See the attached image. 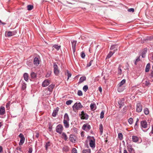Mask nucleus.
Segmentation results:
<instances>
[{
	"label": "nucleus",
	"instance_id": "1",
	"mask_svg": "<svg viewBox=\"0 0 153 153\" xmlns=\"http://www.w3.org/2000/svg\"><path fill=\"white\" fill-rule=\"evenodd\" d=\"M53 68L54 74L56 76H58L59 74L60 71L58 67L55 62L53 63Z\"/></svg>",
	"mask_w": 153,
	"mask_h": 153
},
{
	"label": "nucleus",
	"instance_id": "2",
	"mask_svg": "<svg viewBox=\"0 0 153 153\" xmlns=\"http://www.w3.org/2000/svg\"><path fill=\"white\" fill-rule=\"evenodd\" d=\"M82 105L80 102H76L72 106L73 110H74V109L76 110H79L82 108Z\"/></svg>",
	"mask_w": 153,
	"mask_h": 153
},
{
	"label": "nucleus",
	"instance_id": "3",
	"mask_svg": "<svg viewBox=\"0 0 153 153\" xmlns=\"http://www.w3.org/2000/svg\"><path fill=\"white\" fill-rule=\"evenodd\" d=\"M63 129V128L62 125L61 124H59L56 126V131L57 133L61 134L62 133Z\"/></svg>",
	"mask_w": 153,
	"mask_h": 153
},
{
	"label": "nucleus",
	"instance_id": "4",
	"mask_svg": "<svg viewBox=\"0 0 153 153\" xmlns=\"http://www.w3.org/2000/svg\"><path fill=\"white\" fill-rule=\"evenodd\" d=\"M89 145L92 148L95 147V140L94 137H92L89 140Z\"/></svg>",
	"mask_w": 153,
	"mask_h": 153
},
{
	"label": "nucleus",
	"instance_id": "5",
	"mask_svg": "<svg viewBox=\"0 0 153 153\" xmlns=\"http://www.w3.org/2000/svg\"><path fill=\"white\" fill-rule=\"evenodd\" d=\"M81 117V119L87 120L88 118V115L83 111H82L81 112V114H79Z\"/></svg>",
	"mask_w": 153,
	"mask_h": 153
},
{
	"label": "nucleus",
	"instance_id": "6",
	"mask_svg": "<svg viewBox=\"0 0 153 153\" xmlns=\"http://www.w3.org/2000/svg\"><path fill=\"white\" fill-rule=\"evenodd\" d=\"M142 110V106L141 104L140 103H137L136 105V111L137 112H140Z\"/></svg>",
	"mask_w": 153,
	"mask_h": 153
},
{
	"label": "nucleus",
	"instance_id": "7",
	"mask_svg": "<svg viewBox=\"0 0 153 153\" xmlns=\"http://www.w3.org/2000/svg\"><path fill=\"white\" fill-rule=\"evenodd\" d=\"M82 128L83 130L88 131L90 129L91 126L89 124L86 123L83 125Z\"/></svg>",
	"mask_w": 153,
	"mask_h": 153
},
{
	"label": "nucleus",
	"instance_id": "8",
	"mask_svg": "<svg viewBox=\"0 0 153 153\" xmlns=\"http://www.w3.org/2000/svg\"><path fill=\"white\" fill-rule=\"evenodd\" d=\"M147 123L146 121L145 120H143L140 122V126L141 128H147Z\"/></svg>",
	"mask_w": 153,
	"mask_h": 153
},
{
	"label": "nucleus",
	"instance_id": "9",
	"mask_svg": "<svg viewBox=\"0 0 153 153\" xmlns=\"http://www.w3.org/2000/svg\"><path fill=\"white\" fill-rule=\"evenodd\" d=\"M76 139V137L74 135L71 134L69 137V140L72 143H75Z\"/></svg>",
	"mask_w": 153,
	"mask_h": 153
},
{
	"label": "nucleus",
	"instance_id": "10",
	"mask_svg": "<svg viewBox=\"0 0 153 153\" xmlns=\"http://www.w3.org/2000/svg\"><path fill=\"white\" fill-rule=\"evenodd\" d=\"M77 43V41L75 40H73L71 42V44L72 45V50L74 53L76 50V44Z\"/></svg>",
	"mask_w": 153,
	"mask_h": 153
},
{
	"label": "nucleus",
	"instance_id": "11",
	"mask_svg": "<svg viewBox=\"0 0 153 153\" xmlns=\"http://www.w3.org/2000/svg\"><path fill=\"white\" fill-rule=\"evenodd\" d=\"M50 84V81L48 79L44 81L42 84V86L43 87H46L48 85Z\"/></svg>",
	"mask_w": 153,
	"mask_h": 153
},
{
	"label": "nucleus",
	"instance_id": "12",
	"mask_svg": "<svg viewBox=\"0 0 153 153\" xmlns=\"http://www.w3.org/2000/svg\"><path fill=\"white\" fill-rule=\"evenodd\" d=\"M17 33L16 31H9L7 32V35L8 36H11L15 35Z\"/></svg>",
	"mask_w": 153,
	"mask_h": 153
},
{
	"label": "nucleus",
	"instance_id": "13",
	"mask_svg": "<svg viewBox=\"0 0 153 153\" xmlns=\"http://www.w3.org/2000/svg\"><path fill=\"white\" fill-rule=\"evenodd\" d=\"M124 99L123 98H122L118 102L119 104L120 105V108H121L124 105Z\"/></svg>",
	"mask_w": 153,
	"mask_h": 153
},
{
	"label": "nucleus",
	"instance_id": "14",
	"mask_svg": "<svg viewBox=\"0 0 153 153\" xmlns=\"http://www.w3.org/2000/svg\"><path fill=\"white\" fill-rule=\"evenodd\" d=\"M33 63L36 65H38L39 64V61L37 57H35L34 58Z\"/></svg>",
	"mask_w": 153,
	"mask_h": 153
},
{
	"label": "nucleus",
	"instance_id": "15",
	"mask_svg": "<svg viewBox=\"0 0 153 153\" xmlns=\"http://www.w3.org/2000/svg\"><path fill=\"white\" fill-rule=\"evenodd\" d=\"M59 108L58 107H57L55 110H53L52 114V116L54 117H55L56 115L57 114Z\"/></svg>",
	"mask_w": 153,
	"mask_h": 153
},
{
	"label": "nucleus",
	"instance_id": "16",
	"mask_svg": "<svg viewBox=\"0 0 153 153\" xmlns=\"http://www.w3.org/2000/svg\"><path fill=\"white\" fill-rule=\"evenodd\" d=\"M147 48H145L142 51V53H141V56L142 58H145L146 56V53L147 52Z\"/></svg>",
	"mask_w": 153,
	"mask_h": 153
},
{
	"label": "nucleus",
	"instance_id": "17",
	"mask_svg": "<svg viewBox=\"0 0 153 153\" xmlns=\"http://www.w3.org/2000/svg\"><path fill=\"white\" fill-rule=\"evenodd\" d=\"M55 86V85L51 84L47 88L50 92H51Z\"/></svg>",
	"mask_w": 153,
	"mask_h": 153
},
{
	"label": "nucleus",
	"instance_id": "18",
	"mask_svg": "<svg viewBox=\"0 0 153 153\" xmlns=\"http://www.w3.org/2000/svg\"><path fill=\"white\" fill-rule=\"evenodd\" d=\"M70 119L67 113H65L63 121H69Z\"/></svg>",
	"mask_w": 153,
	"mask_h": 153
},
{
	"label": "nucleus",
	"instance_id": "19",
	"mask_svg": "<svg viewBox=\"0 0 153 153\" xmlns=\"http://www.w3.org/2000/svg\"><path fill=\"white\" fill-rule=\"evenodd\" d=\"M64 126L66 128H68L69 127V121H63Z\"/></svg>",
	"mask_w": 153,
	"mask_h": 153
},
{
	"label": "nucleus",
	"instance_id": "20",
	"mask_svg": "<svg viewBox=\"0 0 153 153\" xmlns=\"http://www.w3.org/2000/svg\"><path fill=\"white\" fill-rule=\"evenodd\" d=\"M122 65H119L118 68L117 73L119 75L122 74V71L121 69Z\"/></svg>",
	"mask_w": 153,
	"mask_h": 153
},
{
	"label": "nucleus",
	"instance_id": "21",
	"mask_svg": "<svg viewBox=\"0 0 153 153\" xmlns=\"http://www.w3.org/2000/svg\"><path fill=\"white\" fill-rule=\"evenodd\" d=\"M5 113V108L4 107L2 106L0 108V115H3Z\"/></svg>",
	"mask_w": 153,
	"mask_h": 153
},
{
	"label": "nucleus",
	"instance_id": "22",
	"mask_svg": "<svg viewBox=\"0 0 153 153\" xmlns=\"http://www.w3.org/2000/svg\"><path fill=\"white\" fill-rule=\"evenodd\" d=\"M86 80V77L85 76H83L81 77L79 79V81L78 82V83H81L83 82L84 81Z\"/></svg>",
	"mask_w": 153,
	"mask_h": 153
},
{
	"label": "nucleus",
	"instance_id": "23",
	"mask_svg": "<svg viewBox=\"0 0 153 153\" xmlns=\"http://www.w3.org/2000/svg\"><path fill=\"white\" fill-rule=\"evenodd\" d=\"M132 139L133 142L136 143L138 141L139 138L137 136H132Z\"/></svg>",
	"mask_w": 153,
	"mask_h": 153
},
{
	"label": "nucleus",
	"instance_id": "24",
	"mask_svg": "<svg viewBox=\"0 0 153 153\" xmlns=\"http://www.w3.org/2000/svg\"><path fill=\"white\" fill-rule=\"evenodd\" d=\"M126 80L125 79L122 80L118 84V86L120 87L126 83Z\"/></svg>",
	"mask_w": 153,
	"mask_h": 153
},
{
	"label": "nucleus",
	"instance_id": "25",
	"mask_svg": "<svg viewBox=\"0 0 153 153\" xmlns=\"http://www.w3.org/2000/svg\"><path fill=\"white\" fill-rule=\"evenodd\" d=\"M24 79L26 81H28V75L27 73H25L23 75Z\"/></svg>",
	"mask_w": 153,
	"mask_h": 153
},
{
	"label": "nucleus",
	"instance_id": "26",
	"mask_svg": "<svg viewBox=\"0 0 153 153\" xmlns=\"http://www.w3.org/2000/svg\"><path fill=\"white\" fill-rule=\"evenodd\" d=\"M62 150L63 152H68L69 150V148L68 146H65L62 148Z\"/></svg>",
	"mask_w": 153,
	"mask_h": 153
},
{
	"label": "nucleus",
	"instance_id": "27",
	"mask_svg": "<svg viewBox=\"0 0 153 153\" xmlns=\"http://www.w3.org/2000/svg\"><path fill=\"white\" fill-rule=\"evenodd\" d=\"M124 89V88L122 86L120 87L118 86L117 91L119 92H121L123 91Z\"/></svg>",
	"mask_w": 153,
	"mask_h": 153
},
{
	"label": "nucleus",
	"instance_id": "28",
	"mask_svg": "<svg viewBox=\"0 0 153 153\" xmlns=\"http://www.w3.org/2000/svg\"><path fill=\"white\" fill-rule=\"evenodd\" d=\"M150 64L149 63H148L146 65V68L145 69V71L146 72H148L149 71L150 68Z\"/></svg>",
	"mask_w": 153,
	"mask_h": 153
},
{
	"label": "nucleus",
	"instance_id": "29",
	"mask_svg": "<svg viewBox=\"0 0 153 153\" xmlns=\"http://www.w3.org/2000/svg\"><path fill=\"white\" fill-rule=\"evenodd\" d=\"M138 121L139 119L138 118H137V121L134 126V128L136 130H137L139 128L138 125L137 124V123L138 122Z\"/></svg>",
	"mask_w": 153,
	"mask_h": 153
},
{
	"label": "nucleus",
	"instance_id": "30",
	"mask_svg": "<svg viewBox=\"0 0 153 153\" xmlns=\"http://www.w3.org/2000/svg\"><path fill=\"white\" fill-rule=\"evenodd\" d=\"M30 76L32 79H34L36 77V74L34 72H32L30 74Z\"/></svg>",
	"mask_w": 153,
	"mask_h": 153
},
{
	"label": "nucleus",
	"instance_id": "31",
	"mask_svg": "<svg viewBox=\"0 0 153 153\" xmlns=\"http://www.w3.org/2000/svg\"><path fill=\"white\" fill-rule=\"evenodd\" d=\"M62 138H64L65 140L66 141L68 139V137L65 132H63L62 134Z\"/></svg>",
	"mask_w": 153,
	"mask_h": 153
},
{
	"label": "nucleus",
	"instance_id": "32",
	"mask_svg": "<svg viewBox=\"0 0 153 153\" xmlns=\"http://www.w3.org/2000/svg\"><path fill=\"white\" fill-rule=\"evenodd\" d=\"M114 53V52H112L111 51H110L107 56L106 59H109L113 55Z\"/></svg>",
	"mask_w": 153,
	"mask_h": 153
},
{
	"label": "nucleus",
	"instance_id": "33",
	"mask_svg": "<svg viewBox=\"0 0 153 153\" xmlns=\"http://www.w3.org/2000/svg\"><path fill=\"white\" fill-rule=\"evenodd\" d=\"M27 10H32L33 8V5L29 4L27 6Z\"/></svg>",
	"mask_w": 153,
	"mask_h": 153
},
{
	"label": "nucleus",
	"instance_id": "34",
	"mask_svg": "<svg viewBox=\"0 0 153 153\" xmlns=\"http://www.w3.org/2000/svg\"><path fill=\"white\" fill-rule=\"evenodd\" d=\"M50 142L48 141L46 143V144L45 146V149L46 151H48V147L50 146Z\"/></svg>",
	"mask_w": 153,
	"mask_h": 153
},
{
	"label": "nucleus",
	"instance_id": "35",
	"mask_svg": "<svg viewBox=\"0 0 153 153\" xmlns=\"http://www.w3.org/2000/svg\"><path fill=\"white\" fill-rule=\"evenodd\" d=\"M96 106L95 104L94 103H91L90 105V109L91 110H94L95 108H94L95 106Z\"/></svg>",
	"mask_w": 153,
	"mask_h": 153
},
{
	"label": "nucleus",
	"instance_id": "36",
	"mask_svg": "<svg viewBox=\"0 0 153 153\" xmlns=\"http://www.w3.org/2000/svg\"><path fill=\"white\" fill-rule=\"evenodd\" d=\"M66 72L67 76H68L67 80H68L69 79V78L71 77L72 74L71 73L69 72V71L68 70H66Z\"/></svg>",
	"mask_w": 153,
	"mask_h": 153
},
{
	"label": "nucleus",
	"instance_id": "37",
	"mask_svg": "<svg viewBox=\"0 0 153 153\" xmlns=\"http://www.w3.org/2000/svg\"><path fill=\"white\" fill-rule=\"evenodd\" d=\"M144 112L146 115H148L149 113V111L148 109L147 108H145L144 109Z\"/></svg>",
	"mask_w": 153,
	"mask_h": 153
},
{
	"label": "nucleus",
	"instance_id": "38",
	"mask_svg": "<svg viewBox=\"0 0 153 153\" xmlns=\"http://www.w3.org/2000/svg\"><path fill=\"white\" fill-rule=\"evenodd\" d=\"M140 56L137 57L134 62L135 65H137V62L140 61Z\"/></svg>",
	"mask_w": 153,
	"mask_h": 153
},
{
	"label": "nucleus",
	"instance_id": "39",
	"mask_svg": "<svg viewBox=\"0 0 153 153\" xmlns=\"http://www.w3.org/2000/svg\"><path fill=\"white\" fill-rule=\"evenodd\" d=\"M82 153H90L91 150L90 149H86L83 150L82 152Z\"/></svg>",
	"mask_w": 153,
	"mask_h": 153
},
{
	"label": "nucleus",
	"instance_id": "40",
	"mask_svg": "<svg viewBox=\"0 0 153 153\" xmlns=\"http://www.w3.org/2000/svg\"><path fill=\"white\" fill-rule=\"evenodd\" d=\"M105 111L104 110H102L100 113V118L102 119L104 117V114L105 113Z\"/></svg>",
	"mask_w": 153,
	"mask_h": 153
},
{
	"label": "nucleus",
	"instance_id": "41",
	"mask_svg": "<svg viewBox=\"0 0 153 153\" xmlns=\"http://www.w3.org/2000/svg\"><path fill=\"white\" fill-rule=\"evenodd\" d=\"M83 90L85 92H86L88 89V86L87 85H85L83 87Z\"/></svg>",
	"mask_w": 153,
	"mask_h": 153
},
{
	"label": "nucleus",
	"instance_id": "42",
	"mask_svg": "<svg viewBox=\"0 0 153 153\" xmlns=\"http://www.w3.org/2000/svg\"><path fill=\"white\" fill-rule=\"evenodd\" d=\"M26 87V84L25 83H23L22 85V89L23 90H24Z\"/></svg>",
	"mask_w": 153,
	"mask_h": 153
},
{
	"label": "nucleus",
	"instance_id": "43",
	"mask_svg": "<svg viewBox=\"0 0 153 153\" xmlns=\"http://www.w3.org/2000/svg\"><path fill=\"white\" fill-rule=\"evenodd\" d=\"M118 137L119 139L121 140L123 139V135L122 133H120L118 134Z\"/></svg>",
	"mask_w": 153,
	"mask_h": 153
},
{
	"label": "nucleus",
	"instance_id": "44",
	"mask_svg": "<svg viewBox=\"0 0 153 153\" xmlns=\"http://www.w3.org/2000/svg\"><path fill=\"white\" fill-rule=\"evenodd\" d=\"M27 64L29 67H32L33 65L32 62L31 61H27Z\"/></svg>",
	"mask_w": 153,
	"mask_h": 153
},
{
	"label": "nucleus",
	"instance_id": "45",
	"mask_svg": "<svg viewBox=\"0 0 153 153\" xmlns=\"http://www.w3.org/2000/svg\"><path fill=\"white\" fill-rule=\"evenodd\" d=\"M99 127H100V132L101 133V134H102V133L103 130V126H102V124H100V125Z\"/></svg>",
	"mask_w": 153,
	"mask_h": 153
},
{
	"label": "nucleus",
	"instance_id": "46",
	"mask_svg": "<svg viewBox=\"0 0 153 153\" xmlns=\"http://www.w3.org/2000/svg\"><path fill=\"white\" fill-rule=\"evenodd\" d=\"M25 140V138H21L19 144L20 145H22L24 142Z\"/></svg>",
	"mask_w": 153,
	"mask_h": 153
},
{
	"label": "nucleus",
	"instance_id": "47",
	"mask_svg": "<svg viewBox=\"0 0 153 153\" xmlns=\"http://www.w3.org/2000/svg\"><path fill=\"white\" fill-rule=\"evenodd\" d=\"M53 47L56 49L57 50H58L60 48V46H59L57 45H55L53 46Z\"/></svg>",
	"mask_w": 153,
	"mask_h": 153
},
{
	"label": "nucleus",
	"instance_id": "48",
	"mask_svg": "<svg viewBox=\"0 0 153 153\" xmlns=\"http://www.w3.org/2000/svg\"><path fill=\"white\" fill-rule=\"evenodd\" d=\"M128 122L130 124H131L133 123V119L131 117L128 120Z\"/></svg>",
	"mask_w": 153,
	"mask_h": 153
},
{
	"label": "nucleus",
	"instance_id": "49",
	"mask_svg": "<svg viewBox=\"0 0 153 153\" xmlns=\"http://www.w3.org/2000/svg\"><path fill=\"white\" fill-rule=\"evenodd\" d=\"M93 60H91L88 63L87 65V67H89L91 66L92 64V63H93Z\"/></svg>",
	"mask_w": 153,
	"mask_h": 153
},
{
	"label": "nucleus",
	"instance_id": "50",
	"mask_svg": "<svg viewBox=\"0 0 153 153\" xmlns=\"http://www.w3.org/2000/svg\"><path fill=\"white\" fill-rule=\"evenodd\" d=\"M48 128L49 129V131H51L52 130V126L51 125L50 123H49L48 124Z\"/></svg>",
	"mask_w": 153,
	"mask_h": 153
},
{
	"label": "nucleus",
	"instance_id": "51",
	"mask_svg": "<svg viewBox=\"0 0 153 153\" xmlns=\"http://www.w3.org/2000/svg\"><path fill=\"white\" fill-rule=\"evenodd\" d=\"M144 84L146 86H149L151 84L149 81L146 80L145 81Z\"/></svg>",
	"mask_w": 153,
	"mask_h": 153
},
{
	"label": "nucleus",
	"instance_id": "52",
	"mask_svg": "<svg viewBox=\"0 0 153 153\" xmlns=\"http://www.w3.org/2000/svg\"><path fill=\"white\" fill-rule=\"evenodd\" d=\"M73 102V101L72 100H68L66 102V104L68 105H70Z\"/></svg>",
	"mask_w": 153,
	"mask_h": 153
},
{
	"label": "nucleus",
	"instance_id": "53",
	"mask_svg": "<svg viewBox=\"0 0 153 153\" xmlns=\"http://www.w3.org/2000/svg\"><path fill=\"white\" fill-rule=\"evenodd\" d=\"M77 94L79 96H81L82 95V93L81 91L78 90L77 92Z\"/></svg>",
	"mask_w": 153,
	"mask_h": 153
},
{
	"label": "nucleus",
	"instance_id": "54",
	"mask_svg": "<svg viewBox=\"0 0 153 153\" xmlns=\"http://www.w3.org/2000/svg\"><path fill=\"white\" fill-rule=\"evenodd\" d=\"M85 56V54L84 52H82L81 53V56L82 59L84 58Z\"/></svg>",
	"mask_w": 153,
	"mask_h": 153
},
{
	"label": "nucleus",
	"instance_id": "55",
	"mask_svg": "<svg viewBox=\"0 0 153 153\" xmlns=\"http://www.w3.org/2000/svg\"><path fill=\"white\" fill-rule=\"evenodd\" d=\"M128 151H129V152H131L133 150V148H132V147L131 146H130L129 147H128Z\"/></svg>",
	"mask_w": 153,
	"mask_h": 153
},
{
	"label": "nucleus",
	"instance_id": "56",
	"mask_svg": "<svg viewBox=\"0 0 153 153\" xmlns=\"http://www.w3.org/2000/svg\"><path fill=\"white\" fill-rule=\"evenodd\" d=\"M128 12H133L134 11V9L133 8H131L128 10Z\"/></svg>",
	"mask_w": 153,
	"mask_h": 153
},
{
	"label": "nucleus",
	"instance_id": "57",
	"mask_svg": "<svg viewBox=\"0 0 153 153\" xmlns=\"http://www.w3.org/2000/svg\"><path fill=\"white\" fill-rule=\"evenodd\" d=\"M72 153H77V150L75 148L72 149Z\"/></svg>",
	"mask_w": 153,
	"mask_h": 153
},
{
	"label": "nucleus",
	"instance_id": "58",
	"mask_svg": "<svg viewBox=\"0 0 153 153\" xmlns=\"http://www.w3.org/2000/svg\"><path fill=\"white\" fill-rule=\"evenodd\" d=\"M51 74V72H48L46 74L45 77L47 78H48L50 76Z\"/></svg>",
	"mask_w": 153,
	"mask_h": 153
},
{
	"label": "nucleus",
	"instance_id": "59",
	"mask_svg": "<svg viewBox=\"0 0 153 153\" xmlns=\"http://www.w3.org/2000/svg\"><path fill=\"white\" fill-rule=\"evenodd\" d=\"M33 151V149L32 147H30L29 148V150L28 153H32Z\"/></svg>",
	"mask_w": 153,
	"mask_h": 153
},
{
	"label": "nucleus",
	"instance_id": "60",
	"mask_svg": "<svg viewBox=\"0 0 153 153\" xmlns=\"http://www.w3.org/2000/svg\"><path fill=\"white\" fill-rule=\"evenodd\" d=\"M19 137L21 138H25L23 134L22 133H20L19 135Z\"/></svg>",
	"mask_w": 153,
	"mask_h": 153
},
{
	"label": "nucleus",
	"instance_id": "61",
	"mask_svg": "<svg viewBox=\"0 0 153 153\" xmlns=\"http://www.w3.org/2000/svg\"><path fill=\"white\" fill-rule=\"evenodd\" d=\"M150 76L151 78H153V71H151Z\"/></svg>",
	"mask_w": 153,
	"mask_h": 153
},
{
	"label": "nucleus",
	"instance_id": "62",
	"mask_svg": "<svg viewBox=\"0 0 153 153\" xmlns=\"http://www.w3.org/2000/svg\"><path fill=\"white\" fill-rule=\"evenodd\" d=\"M10 105V102H9L6 105V107L7 108H8Z\"/></svg>",
	"mask_w": 153,
	"mask_h": 153
},
{
	"label": "nucleus",
	"instance_id": "63",
	"mask_svg": "<svg viewBox=\"0 0 153 153\" xmlns=\"http://www.w3.org/2000/svg\"><path fill=\"white\" fill-rule=\"evenodd\" d=\"M115 45H112L110 48L111 50H113L114 49L115 47Z\"/></svg>",
	"mask_w": 153,
	"mask_h": 153
},
{
	"label": "nucleus",
	"instance_id": "64",
	"mask_svg": "<svg viewBox=\"0 0 153 153\" xmlns=\"http://www.w3.org/2000/svg\"><path fill=\"white\" fill-rule=\"evenodd\" d=\"M39 133L38 132H36V135H35V137L37 138H38L39 137Z\"/></svg>",
	"mask_w": 153,
	"mask_h": 153
}]
</instances>
